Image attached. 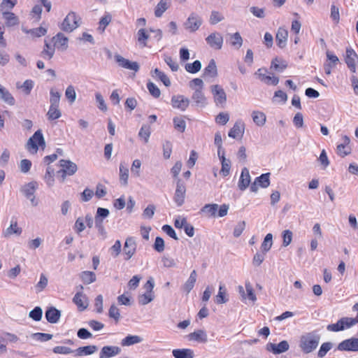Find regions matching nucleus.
I'll use <instances>...</instances> for the list:
<instances>
[{
  "label": "nucleus",
  "mask_w": 358,
  "mask_h": 358,
  "mask_svg": "<svg viewBox=\"0 0 358 358\" xmlns=\"http://www.w3.org/2000/svg\"><path fill=\"white\" fill-rule=\"evenodd\" d=\"M245 124L243 122L237 121L229 131L228 136L233 138H240L244 134Z\"/></svg>",
  "instance_id": "obj_22"
},
{
  "label": "nucleus",
  "mask_w": 358,
  "mask_h": 358,
  "mask_svg": "<svg viewBox=\"0 0 358 358\" xmlns=\"http://www.w3.org/2000/svg\"><path fill=\"white\" fill-rule=\"evenodd\" d=\"M202 23L201 17L195 13H192L184 22L183 26L185 29L193 33L199 29Z\"/></svg>",
  "instance_id": "obj_5"
},
{
  "label": "nucleus",
  "mask_w": 358,
  "mask_h": 358,
  "mask_svg": "<svg viewBox=\"0 0 358 358\" xmlns=\"http://www.w3.org/2000/svg\"><path fill=\"white\" fill-rule=\"evenodd\" d=\"M69 39L64 34L59 32L51 39V42L54 43L55 48L64 51L68 48Z\"/></svg>",
  "instance_id": "obj_15"
},
{
  "label": "nucleus",
  "mask_w": 358,
  "mask_h": 358,
  "mask_svg": "<svg viewBox=\"0 0 358 358\" xmlns=\"http://www.w3.org/2000/svg\"><path fill=\"white\" fill-rule=\"evenodd\" d=\"M342 141L343 142L336 147V154L341 157H345L351 153L352 149L350 145V140L348 136H343L342 137Z\"/></svg>",
  "instance_id": "obj_13"
},
{
  "label": "nucleus",
  "mask_w": 358,
  "mask_h": 358,
  "mask_svg": "<svg viewBox=\"0 0 358 358\" xmlns=\"http://www.w3.org/2000/svg\"><path fill=\"white\" fill-rule=\"evenodd\" d=\"M173 356L175 358H194V351L191 349L182 348L175 349L172 351Z\"/></svg>",
  "instance_id": "obj_28"
},
{
  "label": "nucleus",
  "mask_w": 358,
  "mask_h": 358,
  "mask_svg": "<svg viewBox=\"0 0 358 358\" xmlns=\"http://www.w3.org/2000/svg\"><path fill=\"white\" fill-rule=\"evenodd\" d=\"M252 119L256 124L262 126L266 122V115L262 112H254L252 113Z\"/></svg>",
  "instance_id": "obj_49"
},
{
  "label": "nucleus",
  "mask_w": 358,
  "mask_h": 358,
  "mask_svg": "<svg viewBox=\"0 0 358 358\" xmlns=\"http://www.w3.org/2000/svg\"><path fill=\"white\" fill-rule=\"evenodd\" d=\"M43 315V310L39 306H36L33 310H31L29 313V316L34 321H40L42 318Z\"/></svg>",
  "instance_id": "obj_48"
},
{
  "label": "nucleus",
  "mask_w": 358,
  "mask_h": 358,
  "mask_svg": "<svg viewBox=\"0 0 358 358\" xmlns=\"http://www.w3.org/2000/svg\"><path fill=\"white\" fill-rule=\"evenodd\" d=\"M288 37V31L285 28L280 27L278 29L276 36H275V41L278 46L282 48L285 46L286 42Z\"/></svg>",
  "instance_id": "obj_25"
},
{
  "label": "nucleus",
  "mask_w": 358,
  "mask_h": 358,
  "mask_svg": "<svg viewBox=\"0 0 358 358\" xmlns=\"http://www.w3.org/2000/svg\"><path fill=\"white\" fill-rule=\"evenodd\" d=\"M80 278L85 284H90L96 281V275L92 271H85L80 273Z\"/></svg>",
  "instance_id": "obj_33"
},
{
  "label": "nucleus",
  "mask_w": 358,
  "mask_h": 358,
  "mask_svg": "<svg viewBox=\"0 0 358 358\" xmlns=\"http://www.w3.org/2000/svg\"><path fill=\"white\" fill-rule=\"evenodd\" d=\"M269 184V173H264L255 179L250 186V190L252 192H257L259 187L266 188Z\"/></svg>",
  "instance_id": "obj_14"
},
{
  "label": "nucleus",
  "mask_w": 358,
  "mask_h": 358,
  "mask_svg": "<svg viewBox=\"0 0 358 358\" xmlns=\"http://www.w3.org/2000/svg\"><path fill=\"white\" fill-rule=\"evenodd\" d=\"M218 207L219 206L216 203L206 204L201 210L202 213H206L209 216L215 217Z\"/></svg>",
  "instance_id": "obj_37"
},
{
  "label": "nucleus",
  "mask_w": 358,
  "mask_h": 358,
  "mask_svg": "<svg viewBox=\"0 0 358 358\" xmlns=\"http://www.w3.org/2000/svg\"><path fill=\"white\" fill-rule=\"evenodd\" d=\"M38 187L36 182H30L25 184L21 188V192L23 195L30 201L32 206H37L38 200L35 196V192Z\"/></svg>",
  "instance_id": "obj_4"
},
{
  "label": "nucleus",
  "mask_w": 358,
  "mask_h": 358,
  "mask_svg": "<svg viewBox=\"0 0 358 358\" xmlns=\"http://www.w3.org/2000/svg\"><path fill=\"white\" fill-rule=\"evenodd\" d=\"M147 88L150 92V94L155 98L159 97L161 94L160 90L159 87L152 82L149 81L147 83Z\"/></svg>",
  "instance_id": "obj_53"
},
{
  "label": "nucleus",
  "mask_w": 358,
  "mask_h": 358,
  "mask_svg": "<svg viewBox=\"0 0 358 358\" xmlns=\"http://www.w3.org/2000/svg\"><path fill=\"white\" fill-rule=\"evenodd\" d=\"M357 323V320H356V318L345 317L340 319L336 323L328 325L327 330L337 332L350 328Z\"/></svg>",
  "instance_id": "obj_2"
},
{
  "label": "nucleus",
  "mask_w": 358,
  "mask_h": 358,
  "mask_svg": "<svg viewBox=\"0 0 358 358\" xmlns=\"http://www.w3.org/2000/svg\"><path fill=\"white\" fill-rule=\"evenodd\" d=\"M50 106H59L61 97L60 92L55 91L54 89H51L50 92Z\"/></svg>",
  "instance_id": "obj_40"
},
{
  "label": "nucleus",
  "mask_w": 358,
  "mask_h": 358,
  "mask_svg": "<svg viewBox=\"0 0 358 358\" xmlns=\"http://www.w3.org/2000/svg\"><path fill=\"white\" fill-rule=\"evenodd\" d=\"M0 95H1V99L5 102H6L7 103H8L9 105H11V106L14 105L15 99H14L13 96L4 87H2L1 89H0Z\"/></svg>",
  "instance_id": "obj_43"
},
{
  "label": "nucleus",
  "mask_w": 358,
  "mask_h": 358,
  "mask_svg": "<svg viewBox=\"0 0 358 358\" xmlns=\"http://www.w3.org/2000/svg\"><path fill=\"white\" fill-rule=\"evenodd\" d=\"M143 338L137 335H128L121 341L122 346H131L143 341Z\"/></svg>",
  "instance_id": "obj_30"
},
{
  "label": "nucleus",
  "mask_w": 358,
  "mask_h": 358,
  "mask_svg": "<svg viewBox=\"0 0 358 358\" xmlns=\"http://www.w3.org/2000/svg\"><path fill=\"white\" fill-rule=\"evenodd\" d=\"M52 352L55 354H60V355H69L71 353H74V350L71 348L66 347V346H62V345H58L55 346L52 349Z\"/></svg>",
  "instance_id": "obj_56"
},
{
  "label": "nucleus",
  "mask_w": 358,
  "mask_h": 358,
  "mask_svg": "<svg viewBox=\"0 0 358 358\" xmlns=\"http://www.w3.org/2000/svg\"><path fill=\"white\" fill-rule=\"evenodd\" d=\"M173 122L174 124V127L176 130L181 133L185 131L186 128V123L183 119L176 117L173 118Z\"/></svg>",
  "instance_id": "obj_52"
},
{
  "label": "nucleus",
  "mask_w": 358,
  "mask_h": 358,
  "mask_svg": "<svg viewBox=\"0 0 358 358\" xmlns=\"http://www.w3.org/2000/svg\"><path fill=\"white\" fill-rule=\"evenodd\" d=\"M342 351H358V338H350L342 341L338 347Z\"/></svg>",
  "instance_id": "obj_20"
},
{
  "label": "nucleus",
  "mask_w": 358,
  "mask_h": 358,
  "mask_svg": "<svg viewBox=\"0 0 358 358\" xmlns=\"http://www.w3.org/2000/svg\"><path fill=\"white\" fill-rule=\"evenodd\" d=\"M108 316L110 318L114 319L115 322H119V320L120 319V313L119 309L117 308V307L115 305L113 304L110 307L109 311H108Z\"/></svg>",
  "instance_id": "obj_58"
},
{
  "label": "nucleus",
  "mask_w": 358,
  "mask_h": 358,
  "mask_svg": "<svg viewBox=\"0 0 358 358\" xmlns=\"http://www.w3.org/2000/svg\"><path fill=\"white\" fill-rule=\"evenodd\" d=\"M222 157L223 159L221 161L222 169L220 170V174L225 177L229 174L231 162L229 159H227L225 157L222 156Z\"/></svg>",
  "instance_id": "obj_54"
},
{
  "label": "nucleus",
  "mask_w": 358,
  "mask_h": 358,
  "mask_svg": "<svg viewBox=\"0 0 358 358\" xmlns=\"http://www.w3.org/2000/svg\"><path fill=\"white\" fill-rule=\"evenodd\" d=\"M45 139L42 134L41 130H37L34 135L29 138L27 141V149L31 148L35 152H37L38 145H45Z\"/></svg>",
  "instance_id": "obj_9"
},
{
  "label": "nucleus",
  "mask_w": 358,
  "mask_h": 358,
  "mask_svg": "<svg viewBox=\"0 0 358 358\" xmlns=\"http://www.w3.org/2000/svg\"><path fill=\"white\" fill-rule=\"evenodd\" d=\"M65 96L71 103L76 101V93L73 86L69 85L67 87L65 92Z\"/></svg>",
  "instance_id": "obj_61"
},
{
  "label": "nucleus",
  "mask_w": 358,
  "mask_h": 358,
  "mask_svg": "<svg viewBox=\"0 0 358 358\" xmlns=\"http://www.w3.org/2000/svg\"><path fill=\"white\" fill-rule=\"evenodd\" d=\"M168 0H160L155 8V15L157 17L162 16L163 13L169 8Z\"/></svg>",
  "instance_id": "obj_32"
},
{
  "label": "nucleus",
  "mask_w": 358,
  "mask_h": 358,
  "mask_svg": "<svg viewBox=\"0 0 358 358\" xmlns=\"http://www.w3.org/2000/svg\"><path fill=\"white\" fill-rule=\"evenodd\" d=\"M217 76V69L215 62L213 59H210L208 66L203 70V76L215 78Z\"/></svg>",
  "instance_id": "obj_29"
},
{
  "label": "nucleus",
  "mask_w": 358,
  "mask_h": 358,
  "mask_svg": "<svg viewBox=\"0 0 358 358\" xmlns=\"http://www.w3.org/2000/svg\"><path fill=\"white\" fill-rule=\"evenodd\" d=\"M53 335L46 333H34L31 334V337L38 341L45 342L52 339Z\"/></svg>",
  "instance_id": "obj_55"
},
{
  "label": "nucleus",
  "mask_w": 358,
  "mask_h": 358,
  "mask_svg": "<svg viewBox=\"0 0 358 358\" xmlns=\"http://www.w3.org/2000/svg\"><path fill=\"white\" fill-rule=\"evenodd\" d=\"M207 43L212 48L220 50L222 48L223 38L217 32L210 34L206 38Z\"/></svg>",
  "instance_id": "obj_18"
},
{
  "label": "nucleus",
  "mask_w": 358,
  "mask_h": 358,
  "mask_svg": "<svg viewBox=\"0 0 358 358\" xmlns=\"http://www.w3.org/2000/svg\"><path fill=\"white\" fill-rule=\"evenodd\" d=\"M22 30L27 34H30L34 37H41L45 36L47 33V29L42 27L29 30L23 29Z\"/></svg>",
  "instance_id": "obj_39"
},
{
  "label": "nucleus",
  "mask_w": 358,
  "mask_h": 358,
  "mask_svg": "<svg viewBox=\"0 0 358 358\" xmlns=\"http://www.w3.org/2000/svg\"><path fill=\"white\" fill-rule=\"evenodd\" d=\"M243 43V39L239 34L236 32L230 36V44L235 48L238 49Z\"/></svg>",
  "instance_id": "obj_50"
},
{
  "label": "nucleus",
  "mask_w": 358,
  "mask_h": 358,
  "mask_svg": "<svg viewBox=\"0 0 358 358\" xmlns=\"http://www.w3.org/2000/svg\"><path fill=\"white\" fill-rule=\"evenodd\" d=\"M331 348L332 345L329 342L322 343L318 350L317 356L320 358L324 357Z\"/></svg>",
  "instance_id": "obj_59"
},
{
  "label": "nucleus",
  "mask_w": 358,
  "mask_h": 358,
  "mask_svg": "<svg viewBox=\"0 0 358 358\" xmlns=\"http://www.w3.org/2000/svg\"><path fill=\"white\" fill-rule=\"evenodd\" d=\"M210 89L215 105L224 108L227 101V95L224 90L219 85H212Z\"/></svg>",
  "instance_id": "obj_6"
},
{
  "label": "nucleus",
  "mask_w": 358,
  "mask_h": 358,
  "mask_svg": "<svg viewBox=\"0 0 358 358\" xmlns=\"http://www.w3.org/2000/svg\"><path fill=\"white\" fill-rule=\"evenodd\" d=\"M115 59L118 65L124 69H129L137 72L139 70V64L136 62H131L117 54L115 55Z\"/></svg>",
  "instance_id": "obj_12"
},
{
  "label": "nucleus",
  "mask_w": 358,
  "mask_h": 358,
  "mask_svg": "<svg viewBox=\"0 0 358 358\" xmlns=\"http://www.w3.org/2000/svg\"><path fill=\"white\" fill-rule=\"evenodd\" d=\"M273 236L271 234H268L264 238V242L262 244V249L264 252H268L272 245Z\"/></svg>",
  "instance_id": "obj_60"
},
{
  "label": "nucleus",
  "mask_w": 358,
  "mask_h": 358,
  "mask_svg": "<svg viewBox=\"0 0 358 358\" xmlns=\"http://www.w3.org/2000/svg\"><path fill=\"white\" fill-rule=\"evenodd\" d=\"M45 317L48 322L55 324L59 320L61 311L53 306L48 307L45 310Z\"/></svg>",
  "instance_id": "obj_21"
},
{
  "label": "nucleus",
  "mask_w": 358,
  "mask_h": 358,
  "mask_svg": "<svg viewBox=\"0 0 358 358\" xmlns=\"http://www.w3.org/2000/svg\"><path fill=\"white\" fill-rule=\"evenodd\" d=\"M22 233V229L19 227H17V223L16 220H14V218L13 217L10 222V225L9 227L6 229V235H11L13 234H16L20 235Z\"/></svg>",
  "instance_id": "obj_44"
},
{
  "label": "nucleus",
  "mask_w": 358,
  "mask_h": 358,
  "mask_svg": "<svg viewBox=\"0 0 358 358\" xmlns=\"http://www.w3.org/2000/svg\"><path fill=\"white\" fill-rule=\"evenodd\" d=\"M189 100L182 95H175L171 98V105L173 108L180 109L182 111L186 110L189 106Z\"/></svg>",
  "instance_id": "obj_16"
},
{
  "label": "nucleus",
  "mask_w": 358,
  "mask_h": 358,
  "mask_svg": "<svg viewBox=\"0 0 358 358\" xmlns=\"http://www.w3.org/2000/svg\"><path fill=\"white\" fill-rule=\"evenodd\" d=\"M59 166L62 167V169L57 171V174H60L62 182L64 181L67 176H73L78 170L77 165L70 160L61 159L59 161Z\"/></svg>",
  "instance_id": "obj_3"
},
{
  "label": "nucleus",
  "mask_w": 358,
  "mask_h": 358,
  "mask_svg": "<svg viewBox=\"0 0 358 358\" xmlns=\"http://www.w3.org/2000/svg\"><path fill=\"white\" fill-rule=\"evenodd\" d=\"M55 52V45H52L50 42H48L46 39L44 41L43 50L41 52V57L46 60H50Z\"/></svg>",
  "instance_id": "obj_24"
},
{
  "label": "nucleus",
  "mask_w": 358,
  "mask_h": 358,
  "mask_svg": "<svg viewBox=\"0 0 358 358\" xmlns=\"http://www.w3.org/2000/svg\"><path fill=\"white\" fill-rule=\"evenodd\" d=\"M345 62L350 71L355 73L357 69L358 55L351 47H348L346 48Z\"/></svg>",
  "instance_id": "obj_10"
},
{
  "label": "nucleus",
  "mask_w": 358,
  "mask_h": 358,
  "mask_svg": "<svg viewBox=\"0 0 358 358\" xmlns=\"http://www.w3.org/2000/svg\"><path fill=\"white\" fill-rule=\"evenodd\" d=\"M189 339L196 341L199 343H205L208 341V336L206 333L201 329L195 331L188 335Z\"/></svg>",
  "instance_id": "obj_27"
},
{
  "label": "nucleus",
  "mask_w": 358,
  "mask_h": 358,
  "mask_svg": "<svg viewBox=\"0 0 358 358\" xmlns=\"http://www.w3.org/2000/svg\"><path fill=\"white\" fill-rule=\"evenodd\" d=\"M121 352V348L118 346H103L99 353V358H110Z\"/></svg>",
  "instance_id": "obj_19"
},
{
  "label": "nucleus",
  "mask_w": 358,
  "mask_h": 358,
  "mask_svg": "<svg viewBox=\"0 0 358 358\" xmlns=\"http://www.w3.org/2000/svg\"><path fill=\"white\" fill-rule=\"evenodd\" d=\"M85 299H86V296L83 294V292H78L73 296V301L78 307L85 309L87 304L84 303Z\"/></svg>",
  "instance_id": "obj_36"
},
{
  "label": "nucleus",
  "mask_w": 358,
  "mask_h": 358,
  "mask_svg": "<svg viewBox=\"0 0 358 358\" xmlns=\"http://www.w3.org/2000/svg\"><path fill=\"white\" fill-rule=\"evenodd\" d=\"M259 76L261 80L264 82L267 85L275 86L278 85L279 82L278 78L273 75L260 74Z\"/></svg>",
  "instance_id": "obj_41"
},
{
  "label": "nucleus",
  "mask_w": 358,
  "mask_h": 358,
  "mask_svg": "<svg viewBox=\"0 0 358 358\" xmlns=\"http://www.w3.org/2000/svg\"><path fill=\"white\" fill-rule=\"evenodd\" d=\"M3 16L7 26L12 27L18 24V18L14 13L5 11L3 13Z\"/></svg>",
  "instance_id": "obj_34"
},
{
  "label": "nucleus",
  "mask_w": 358,
  "mask_h": 358,
  "mask_svg": "<svg viewBox=\"0 0 358 358\" xmlns=\"http://www.w3.org/2000/svg\"><path fill=\"white\" fill-rule=\"evenodd\" d=\"M138 41L140 44L143 45V47L147 45L146 41L148 38L149 36L146 33L145 29H141L138 31Z\"/></svg>",
  "instance_id": "obj_63"
},
{
  "label": "nucleus",
  "mask_w": 358,
  "mask_h": 358,
  "mask_svg": "<svg viewBox=\"0 0 358 358\" xmlns=\"http://www.w3.org/2000/svg\"><path fill=\"white\" fill-rule=\"evenodd\" d=\"M292 236H293V234L289 229L285 230L282 232V245H283V246L287 247L291 243V242L292 241Z\"/></svg>",
  "instance_id": "obj_64"
},
{
  "label": "nucleus",
  "mask_w": 358,
  "mask_h": 358,
  "mask_svg": "<svg viewBox=\"0 0 358 358\" xmlns=\"http://www.w3.org/2000/svg\"><path fill=\"white\" fill-rule=\"evenodd\" d=\"M320 336L315 332H308L300 337L299 347L303 352L308 354L314 351L318 346Z\"/></svg>",
  "instance_id": "obj_1"
},
{
  "label": "nucleus",
  "mask_w": 358,
  "mask_h": 358,
  "mask_svg": "<svg viewBox=\"0 0 358 358\" xmlns=\"http://www.w3.org/2000/svg\"><path fill=\"white\" fill-rule=\"evenodd\" d=\"M186 194V187L181 179H178L176 183V189L175 191L173 200L177 206H182L185 202Z\"/></svg>",
  "instance_id": "obj_8"
},
{
  "label": "nucleus",
  "mask_w": 358,
  "mask_h": 358,
  "mask_svg": "<svg viewBox=\"0 0 358 358\" xmlns=\"http://www.w3.org/2000/svg\"><path fill=\"white\" fill-rule=\"evenodd\" d=\"M129 169L124 162L120 164V182L122 185L127 186L128 184Z\"/></svg>",
  "instance_id": "obj_31"
},
{
  "label": "nucleus",
  "mask_w": 358,
  "mask_h": 358,
  "mask_svg": "<svg viewBox=\"0 0 358 358\" xmlns=\"http://www.w3.org/2000/svg\"><path fill=\"white\" fill-rule=\"evenodd\" d=\"M150 134V126L148 124H143L139 131L138 136L141 138H143L144 142L146 143L148 142Z\"/></svg>",
  "instance_id": "obj_47"
},
{
  "label": "nucleus",
  "mask_w": 358,
  "mask_h": 358,
  "mask_svg": "<svg viewBox=\"0 0 358 358\" xmlns=\"http://www.w3.org/2000/svg\"><path fill=\"white\" fill-rule=\"evenodd\" d=\"M48 280L47 277L43 273H41L40 275V280L36 285V289H37V292H40L43 291L48 285Z\"/></svg>",
  "instance_id": "obj_62"
},
{
  "label": "nucleus",
  "mask_w": 358,
  "mask_h": 358,
  "mask_svg": "<svg viewBox=\"0 0 358 358\" xmlns=\"http://www.w3.org/2000/svg\"><path fill=\"white\" fill-rule=\"evenodd\" d=\"M54 174H55L54 169L52 168L51 166H48L46 169V173H45L44 178H45L46 183L50 187L52 186L54 184V181H55Z\"/></svg>",
  "instance_id": "obj_51"
},
{
  "label": "nucleus",
  "mask_w": 358,
  "mask_h": 358,
  "mask_svg": "<svg viewBox=\"0 0 358 358\" xmlns=\"http://www.w3.org/2000/svg\"><path fill=\"white\" fill-rule=\"evenodd\" d=\"M185 70L190 73H196L201 69V63L199 60H195L192 63H187L185 66Z\"/></svg>",
  "instance_id": "obj_35"
},
{
  "label": "nucleus",
  "mask_w": 358,
  "mask_h": 358,
  "mask_svg": "<svg viewBox=\"0 0 358 358\" xmlns=\"http://www.w3.org/2000/svg\"><path fill=\"white\" fill-rule=\"evenodd\" d=\"M289 344L287 341H282L278 344L269 343L266 345V350L275 355L281 354L289 350Z\"/></svg>",
  "instance_id": "obj_17"
},
{
  "label": "nucleus",
  "mask_w": 358,
  "mask_h": 358,
  "mask_svg": "<svg viewBox=\"0 0 358 358\" xmlns=\"http://www.w3.org/2000/svg\"><path fill=\"white\" fill-rule=\"evenodd\" d=\"M228 301V299L226 297V292L224 285L223 284L220 285L219 292L216 296V303L217 304L224 303Z\"/></svg>",
  "instance_id": "obj_42"
},
{
  "label": "nucleus",
  "mask_w": 358,
  "mask_h": 358,
  "mask_svg": "<svg viewBox=\"0 0 358 358\" xmlns=\"http://www.w3.org/2000/svg\"><path fill=\"white\" fill-rule=\"evenodd\" d=\"M136 250V243L134 237H128L124 244L123 253L125 255L124 259L129 260L135 254Z\"/></svg>",
  "instance_id": "obj_11"
},
{
  "label": "nucleus",
  "mask_w": 358,
  "mask_h": 358,
  "mask_svg": "<svg viewBox=\"0 0 358 358\" xmlns=\"http://www.w3.org/2000/svg\"><path fill=\"white\" fill-rule=\"evenodd\" d=\"M78 27V19L74 12L69 13L62 23L61 29L66 32H71Z\"/></svg>",
  "instance_id": "obj_7"
},
{
  "label": "nucleus",
  "mask_w": 358,
  "mask_h": 358,
  "mask_svg": "<svg viewBox=\"0 0 358 358\" xmlns=\"http://www.w3.org/2000/svg\"><path fill=\"white\" fill-rule=\"evenodd\" d=\"M98 350V347L94 345H90L83 347H79L76 350H74V356L76 357H83V356H88L94 354L95 352Z\"/></svg>",
  "instance_id": "obj_23"
},
{
  "label": "nucleus",
  "mask_w": 358,
  "mask_h": 358,
  "mask_svg": "<svg viewBox=\"0 0 358 358\" xmlns=\"http://www.w3.org/2000/svg\"><path fill=\"white\" fill-rule=\"evenodd\" d=\"M153 73L155 74L156 77H157L159 80H160L164 83V85L166 87H169L171 85V81L169 78L164 72L161 71L159 69L156 68L153 71Z\"/></svg>",
  "instance_id": "obj_46"
},
{
  "label": "nucleus",
  "mask_w": 358,
  "mask_h": 358,
  "mask_svg": "<svg viewBox=\"0 0 358 358\" xmlns=\"http://www.w3.org/2000/svg\"><path fill=\"white\" fill-rule=\"evenodd\" d=\"M203 81L199 78H194L189 83V87L194 90V91L196 90H203Z\"/></svg>",
  "instance_id": "obj_57"
},
{
  "label": "nucleus",
  "mask_w": 358,
  "mask_h": 358,
  "mask_svg": "<svg viewBox=\"0 0 358 358\" xmlns=\"http://www.w3.org/2000/svg\"><path fill=\"white\" fill-rule=\"evenodd\" d=\"M62 116V113L59 110V106H50L47 113V117L49 120H55Z\"/></svg>",
  "instance_id": "obj_38"
},
{
  "label": "nucleus",
  "mask_w": 358,
  "mask_h": 358,
  "mask_svg": "<svg viewBox=\"0 0 358 358\" xmlns=\"http://www.w3.org/2000/svg\"><path fill=\"white\" fill-rule=\"evenodd\" d=\"M154 298V292H146L138 296V303L141 305H146L151 302Z\"/></svg>",
  "instance_id": "obj_45"
},
{
  "label": "nucleus",
  "mask_w": 358,
  "mask_h": 358,
  "mask_svg": "<svg viewBox=\"0 0 358 358\" xmlns=\"http://www.w3.org/2000/svg\"><path fill=\"white\" fill-rule=\"evenodd\" d=\"M192 99L197 106L204 107L207 104L206 98L203 90H196L192 96Z\"/></svg>",
  "instance_id": "obj_26"
}]
</instances>
